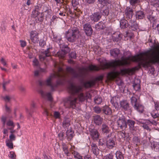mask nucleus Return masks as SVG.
Listing matches in <instances>:
<instances>
[{"instance_id":"nucleus-1","label":"nucleus","mask_w":159,"mask_h":159,"mask_svg":"<svg viewBox=\"0 0 159 159\" xmlns=\"http://www.w3.org/2000/svg\"><path fill=\"white\" fill-rule=\"evenodd\" d=\"M136 69V67L132 69H124L121 70L120 71H112L109 73L107 75L109 80H112L119 75H124L128 74L130 75L133 74Z\"/></svg>"},{"instance_id":"nucleus-2","label":"nucleus","mask_w":159,"mask_h":159,"mask_svg":"<svg viewBox=\"0 0 159 159\" xmlns=\"http://www.w3.org/2000/svg\"><path fill=\"white\" fill-rule=\"evenodd\" d=\"M80 36V32L77 28L69 29L66 32V37L67 40L70 42L75 41Z\"/></svg>"},{"instance_id":"nucleus-3","label":"nucleus","mask_w":159,"mask_h":159,"mask_svg":"<svg viewBox=\"0 0 159 159\" xmlns=\"http://www.w3.org/2000/svg\"><path fill=\"white\" fill-rule=\"evenodd\" d=\"M65 75L63 69L61 68L60 67L58 69V72L51 75L50 77L47 79L46 82V84L50 86L52 88L53 85L51 81L53 79L55 78H58L60 80H62L64 79Z\"/></svg>"},{"instance_id":"nucleus-4","label":"nucleus","mask_w":159,"mask_h":159,"mask_svg":"<svg viewBox=\"0 0 159 159\" xmlns=\"http://www.w3.org/2000/svg\"><path fill=\"white\" fill-rule=\"evenodd\" d=\"M117 124L118 127L121 129H125L127 127L126 122L124 116L121 114L117 115Z\"/></svg>"},{"instance_id":"nucleus-5","label":"nucleus","mask_w":159,"mask_h":159,"mask_svg":"<svg viewBox=\"0 0 159 159\" xmlns=\"http://www.w3.org/2000/svg\"><path fill=\"white\" fill-rule=\"evenodd\" d=\"M69 89L73 94H78L82 90V88L81 86L75 85L73 84H70Z\"/></svg>"},{"instance_id":"nucleus-6","label":"nucleus","mask_w":159,"mask_h":159,"mask_svg":"<svg viewBox=\"0 0 159 159\" xmlns=\"http://www.w3.org/2000/svg\"><path fill=\"white\" fill-rule=\"evenodd\" d=\"M38 33L35 31H32L30 33V39L34 43H37L39 41Z\"/></svg>"},{"instance_id":"nucleus-7","label":"nucleus","mask_w":159,"mask_h":159,"mask_svg":"<svg viewBox=\"0 0 159 159\" xmlns=\"http://www.w3.org/2000/svg\"><path fill=\"white\" fill-rule=\"evenodd\" d=\"M133 23H132V21L129 22V24L128 23V21L125 19H122L120 21V27L122 28H126L128 25L132 27L134 25L135 22L133 21Z\"/></svg>"},{"instance_id":"nucleus-8","label":"nucleus","mask_w":159,"mask_h":159,"mask_svg":"<svg viewBox=\"0 0 159 159\" xmlns=\"http://www.w3.org/2000/svg\"><path fill=\"white\" fill-rule=\"evenodd\" d=\"M84 31L86 34L88 36L91 35L93 33V30L91 25L88 23L84 25Z\"/></svg>"},{"instance_id":"nucleus-9","label":"nucleus","mask_w":159,"mask_h":159,"mask_svg":"<svg viewBox=\"0 0 159 159\" xmlns=\"http://www.w3.org/2000/svg\"><path fill=\"white\" fill-rule=\"evenodd\" d=\"M119 99L118 97H114L112 98L111 102L116 110H118L120 107V106L118 103Z\"/></svg>"},{"instance_id":"nucleus-10","label":"nucleus","mask_w":159,"mask_h":159,"mask_svg":"<svg viewBox=\"0 0 159 159\" xmlns=\"http://www.w3.org/2000/svg\"><path fill=\"white\" fill-rule=\"evenodd\" d=\"M106 143L107 147L110 149L114 147L116 145L114 140L112 139L109 138L107 139Z\"/></svg>"},{"instance_id":"nucleus-11","label":"nucleus","mask_w":159,"mask_h":159,"mask_svg":"<svg viewBox=\"0 0 159 159\" xmlns=\"http://www.w3.org/2000/svg\"><path fill=\"white\" fill-rule=\"evenodd\" d=\"M32 16L34 18L37 17L38 20L40 21L42 20V18L43 16L42 14H40L38 11L36 10H34L32 11Z\"/></svg>"},{"instance_id":"nucleus-12","label":"nucleus","mask_w":159,"mask_h":159,"mask_svg":"<svg viewBox=\"0 0 159 159\" xmlns=\"http://www.w3.org/2000/svg\"><path fill=\"white\" fill-rule=\"evenodd\" d=\"M66 133L68 140H71L74 135V132L72 130L71 128L68 129Z\"/></svg>"},{"instance_id":"nucleus-13","label":"nucleus","mask_w":159,"mask_h":159,"mask_svg":"<svg viewBox=\"0 0 159 159\" xmlns=\"http://www.w3.org/2000/svg\"><path fill=\"white\" fill-rule=\"evenodd\" d=\"M101 17L100 14L98 12L94 13L90 16L91 19L94 22L98 21Z\"/></svg>"},{"instance_id":"nucleus-14","label":"nucleus","mask_w":159,"mask_h":159,"mask_svg":"<svg viewBox=\"0 0 159 159\" xmlns=\"http://www.w3.org/2000/svg\"><path fill=\"white\" fill-rule=\"evenodd\" d=\"M69 100L72 107L73 108H75V105L77 103V98L71 96L69 98Z\"/></svg>"},{"instance_id":"nucleus-15","label":"nucleus","mask_w":159,"mask_h":159,"mask_svg":"<svg viewBox=\"0 0 159 159\" xmlns=\"http://www.w3.org/2000/svg\"><path fill=\"white\" fill-rule=\"evenodd\" d=\"M90 134L94 139H98L99 135L98 131L95 129H93L91 131Z\"/></svg>"},{"instance_id":"nucleus-16","label":"nucleus","mask_w":159,"mask_h":159,"mask_svg":"<svg viewBox=\"0 0 159 159\" xmlns=\"http://www.w3.org/2000/svg\"><path fill=\"white\" fill-rule=\"evenodd\" d=\"M102 119L98 115H96L94 117V122L97 125L101 124Z\"/></svg>"},{"instance_id":"nucleus-17","label":"nucleus","mask_w":159,"mask_h":159,"mask_svg":"<svg viewBox=\"0 0 159 159\" xmlns=\"http://www.w3.org/2000/svg\"><path fill=\"white\" fill-rule=\"evenodd\" d=\"M138 99V97L135 95H134L131 98V104L134 106V107L135 106H136V105L139 103L137 101Z\"/></svg>"},{"instance_id":"nucleus-18","label":"nucleus","mask_w":159,"mask_h":159,"mask_svg":"<svg viewBox=\"0 0 159 159\" xmlns=\"http://www.w3.org/2000/svg\"><path fill=\"white\" fill-rule=\"evenodd\" d=\"M120 106L125 110H127L129 107L128 103L126 101H123L121 102Z\"/></svg>"},{"instance_id":"nucleus-19","label":"nucleus","mask_w":159,"mask_h":159,"mask_svg":"<svg viewBox=\"0 0 159 159\" xmlns=\"http://www.w3.org/2000/svg\"><path fill=\"white\" fill-rule=\"evenodd\" d=\"M110 52L111 56L114 57H116L119 53L120 50L117 48L114 49L113 50H111L110 51Z\"/></svg>"},{"instance_id":"nucleus-20","label":"nucleus","mask_w":159,"mask_h":159,"mask_svg":"<svg viewBox=\"0 0 159 159\" xmlns=\"http://www.w3.org/2000/svg\"><path fill=\"white\" fill-rule=\"evenodd\" d=\"M40 93L43 97L44 98H47L50 101H51L52 99V98L51 94L50 93H45L41 91L40 92Z\"/></svg>"},{"instance_id":"nucleus-21","label":"nucleus","mask_w":159,"mask_h":159,"mask_svg":"<svg viewBox=\"0 0 159 159\" xmlns=\"http://www.w3.org/2000/svg\"><path fill=\"white\" fill-rule=\"evenodd\" d=\"M125 13L129 18L130 17H131L132 15L133 11L132 9L129 7H127L125 11Z\"/></svg>"},{"instance_id":"nucleus-22","label":"nucleus","mask_w":159,"mask_h":159,"mask_svg":"<svg viewBox=\"0 0 159 159\" xmlns=\"http://www.w3.org/2000/svg\"><path fill=\"white\" fill-rule=\"evenodd\" d=\"M92 150L93 153L95 155H97L98 154V149L97 145L94 143L91 145Z\"/></svg>"},{"instance_id":"nucleus-23","label":"nucleus","mask_w":159,"mask_h":159,"mask_svg":"<svg viewBox=\"0 0 159 159\" xmlns=\"http://www.w3.org/2000/svg\"><path fill=\"white\" fill-rule=\"evenodd\" d=\"M68 50L67 52L68 51V50L67 48H66V49L65 50H62L61 51L59 52H57V54L58 56L61 58H63L64 57L65 54L67 52V51L65 52V51L66 50Z\"/></svg>"},{"instance_id":"nucleus-24","label":"nucleus","mask_w":159,"mask_h":159,"mask_svg":"<svg viewBox=\"0 0 159 159\" xmlns=\"http://www.w3.org/2000/svg\"><path fill=\"white\" fill-rule=\"evenodd\" d=\"M70 125V121L68 119H65L63 122V126L64 128H70L69 127Z\"/></svg>"},{"instance_id":"nucleus-25","label":"nucleus","mask_w":159,"mask_h":159,"mask_svg":"<svg viewBox=\"0 0 159 159\" xmlns=\"http://www.w3.org/2000/svg\"><path fill=\"white\" fill-rule=\"evenodd\" d=\"M116 159H124V157L122 152L120 151H117L116 153Z\"/></svg>"},{"instance_id":"nucleus-26","label":"nucleus","mask_w":159,"mask_h":159,"mask_svg":"<svg viewBox=\"0 0 159 159\" xmlns=\"http://www.w3.org/2000/svg\"><path fill=\"white\" fill-rule=\"evenodd\" d=\"M134 108L138 111L141 113L143 112L144 109L143 107L139 103L138 104V105H136V106H135Z\"/></svg>"},{"instance_id":"nucleus-27","label":"nucleus","mask_w":159,"mask_h":159,"mask_svg":"<svg viewBox=\"0 0 159 159\" xmlns=\"http://www.w3.org/2000/svg\"><path fill=\"white\" fill-rule=\"evenodd\" d=\"M151 124L150 122L148 120H146L144 123H143L142 127L143 128L148 130H150V129L149 128L148 125Z\"/></svg>"},{"instance_id":"nucleus-28","label":"nucleus","mask_w":159,"mask_h":159,"mask_svg":"<svg viewBox=\"0 0 159 159\" xmlns=\"http://www.w3.org/2000/svg\"><path fill=\"white\" fill-rule=\"evenodd\" d=\"M144 14L142 11H138L136 13V17L138 19H142L144 17Z\"/></svg>"},{"instance_id":"nucleus-29","label":"nucleus","mask_w":159,"mask_h":159,"mask_svg":"<svg viewBox=\"0 0 159 159\" xmlns=\"http://www.w3.org/2000/svg\"><path fill=\"white\" fill-rule=\"evenodd\" d=\"M103 111L106 114L110 115L111 113V111L110 108L107 106H105L103 108Z\"/></svg>"},{"instance_id":"nucleus-30","label":"nucleus","mask_w":159,"mask_h":159,"mask_svg":"<svg viewBox=\"0 0 159 159\" xmlns=\"http://www.w3.org/2000/svg\"><path fill=\"white\" fill-rule=\"evenodd\" d=\"M139 0H129V2L130 4L132 6H135L139 4Z\"/></svg>"},{"instance_id":"nucleus-31","label":"nucleus","mask_w":159,"mask_h":159,"mask_svg":"<svg viewBox=\"0 0 159 159\" xmlns=\"http://www.w3.org/2000/svg\"><path fill=\"white\" fill-rule=\"evenodd\" d=\"M128 124L129 126L130 130H133L134 129V126L135 124L134 121L131 120H128Z\"/></svg>"},{"instance_id":"nucleus-32","label":"nucleus","mask_w":159,"mask_h":159,"mask_svg":"<svg viewBox=\"0 0 159 159\" xmlns=\"http://www.w3.org/2000/svg\"><path fill=\"white\" fill-rule=\"evenodd\" d=\"M102 130L103 132L104 133H108L109 132V129L108 126L106 125L103 124L102 127Z\"/></svg>"},{"instance_id":"nucleus-33","label":"nucleus","mask_w":159,"mask_h":159,"mask_svg":"<svg viewBox=\"0 0 159 159\" xmlns=\"http://www.w3.org/2000/svg\"><path fill=\"white\" fill-rule=\"evenodd\" d=\"M6 145L9 148L12 149L13 148V144L12 141L9 139L6 140Z\"/></svg>"},{"instance_id":"nucleus-34","label":"nucleus","mask_w":159,"mask_h":159,"mask_svg":"<svg viewBox=\"0 0 159 159\" xmlns=\"http://www.w3.org/2000/svg\"><path fill=\"white\" fill-rule=\"evenodd\" d=\"M72 153L75 159H83L82 157L78 152L74 151Z\"/></svg>"},{"instance_id":"nucleus-35","label":"nucleus","mask_w":159,"mask_h":159,"mask_svg":"<svg viewBox=\"0 0 159 159\" xmlns=\"http://www.w3.org/2000/svg\"><path fill=\"white\" fill-rule=\"evenodd\" d=\"M67 71L69 72L71 74H72L73 76L76 77L77 76L75 75V71L71 68L70 67H68L66 69Z\"/></svg>"},{"instance_id":"nucleus-36","label":"nucleus","mask_w":159,"mask_h":159,"mask_svg":"<svg viewBox=\"0 0 159 159\" xmlns=\"http://www.w3.org/2000/svg\"><path fill=\"white\" fill-rule=\"evenodd\" d=\"M94 101L96 104H99L102 102V98L100 97H96L94 99Z\"/></svg>"},{"instance_id":"nucleus-37","label":"nucleus","mask_w":159,"mask_h":159,"mask_svg":"<svg viewBox=\"0 0 159 159\" xmlns=\"http://www.w3.org/2000/svg\"><path fill=\"white\" fill-rule=\"evenodd\" d=\"M8 156L11 159H16V155L14 152H10Z\"/></svg>"},{"instance_id":"nucleus-38","label":"nucleus","mask_w":159,"mask_h":159,"mask_svg":"<svg viewBox=\"0 0 159 159\" xmlns=\"http://www.w3.org/2000/svg\"><path fill=\"white\" fill-rule=\"evenodd\" d=\"M151 4L154 7H157L159 5V1L158 0H153L152 1Z\"/></svg>"},{"instance_id":"nucleus-39","label":"nucleus","mask_w":159,"mask_h":159,"mask_svg":"<svg viewBox=\"0 0 159 159\" xmlns=\"http://www.w3.org/2000/svg\"><path fill=\"white\" fill-rule=\"evenodd\" d=\"M113 155L112 154H109L103 157V159H113Z\"/></svg>"},{"instance_id":"nucleus-40","label":"nucleus","mask_w":159,"mask_h":159,"mask_svg":"<svg viewBox=\"0 0 159 159\" xmlns=\"http://www.w3.org/2000/svg\"><path fill=\"white\" fill-rule=\"evenodd\" d=\"M7 126L11 127V128H14L15 126L13 122L11 120L8 121L7 123Z\"/></svg>"},{"instance_id":"nucleus-41","label":"nucleus","mask_w":159,"mask_h":159,"mask_svg":"<svg viewBox=\"0 0 159 159\" xmlns=\"http://www.w3.org/2000/svg\"><path fill=\"white\" fill-rule=\"evenodd\" d=\"M93 82L92 81H88L85 84L84 86L86 87H88L93 86Z\"/></svg>"},{"instance_id":"nucleus-42","label":"nucleus","mask_w":159,"mask_h":159,"mask_svg":"<svg viewBox=\"0 0 159 159\" xmlns=\"http://www.w3.org/2000/svg\"><path fill=\"white\" fill-rule=\"evenodd\" d=\"M78 97L80 101H83L85 99V96L82 93H80L78 96Z\"/></svg>"},{"instance_id":"nucleus-43","label":"nucleus","mask_w":159,"mask_h":159,"mask_svg":"<svg viewBox=\"0 0 159 159\" xmlns=\"http://www.w3.org/2000/svg\"><path fill=\"white\" fill-rule=\"evenodd\" d=\"M133 87L136 91L139 90L140 88V84L139 83L135 84L133 85Z\"/></svg>"},{"instance_id":"nucleus-44","label":"nucleus","mask_w":159,"mask_h":159,"mask_svg":"<svg viewBox=\"0 0 159 159\" xmlns=\"http://www.w3.org/2000/svg\"><path fill=\"white\" fill-rule=\"evenodd\" d=\"M1 63L4 66H7V62L5 60L4 58L3 57H2L1 59Z\"/></svg>"},{"instance_id":"nucleus-45","label":"nucleus","mask_w":159,"mask_h":159,"mask_svg":"<svg viewBox=\"0 0 159 159\" xmlns=\"http://www.w3.org/2000/svg\"><path fill=\"white\" fill-rule=\"evenodd\" d=\"M45 41L42 39H40L39 42V45L41 47H43L45 45Z\"/></svg>"},{"instance_id":"nucleus-46","label":"nucleus","mask_w":159,"mask_h":159,"mask_svg":"<svg viewBox=\"0 0 159 159\" xmlns=\"http://www.w3.org/2000/svg\"><path fill=\"white\" fill-rule=\"evenodd\" d=\"M95 111L97 113H99L101 111V108L98 107H96L94 108Z\"/></svg>"},{"instance_id":"nucleus-47","label":"nucleus","mask_w":159,"mask_h":159,"mask_svg":"<svg viewBox=\"0 0 159 159\" xmlns=\"http://www.w3.org/2000/svg\"><path fill=\"white\" fill-rule=\"evenodd\" d=\"M50 49V48H48L47 49V50L44 52V54H45L46 56L48 57L50 56V53L49 51V50Z\"/></svg>"},{"instance_id":"nucleus-48","label":"nucleus","mask_w":159,"mask_h":159,"mask_svg":"<svg viewBox=\"0 0 159 159\" xmlns=\"http://www.w3.org/2000/svg\"><path fill=\"white\" fill-rule=\"evenodd\" d=\"M10 140L12 141L15 140L16 139L15 136L13 134H11L9 136Z\"/></svg>"},{"instance_id":"nucleus-49","label":"nucleus","mask_w":159,"mask_h":159,"mask_svg":"<svg viewBox=\"0 0 159 159\" xmlns=\"http://www.w3.org/2000/svg\"><path fill=\"white\" fill-rule=\"evenodd\" d=\"M72 5L74 7H76L79 4L78 2L76 0H72Z\"/></svg>"},{"instance_id":"nucleus-50","label":"nucleus","mask_w":159,"mask_h":159,"mask_svg":"<svg viewBox=\"0 0 159 159\" xmlns=\"http://www.w3.org/2000/svg\"><path fill=\"white\" fill-rule=\"evenodd\" d=\"M99 3L102 5H104L107 2V0H98Z\"/></svg>"},{"instance_id":"nucleus-51","label":"nucleus","mask_w":159,"mask_h":159,"mask_svg":"<svg viewBox=\"0 0 159 159\" xmlns=\"http://www.w3.org/2000/svg\"><path fill=\"white\" fill-rule=\"evenodd\" d=\"M11 98L9 96H6L4 98V99L6 102H8L10 101Z\"/></svg>"},{"instance_id":"nucleus-52","label":"nucleus","mask_w":159,"mask_h":159,"mask_svg":"<svg viewBox=\"0 0 159 159\" xmlns=\"http://www.w3.org/2000/svg\"><path fill=\"white\" fill-rule=\"evenodd\" d=\"M39 62L37 59L34 58L33 61V65L34 66H37L38 65Z\"/></svg>"},{"instance_id":"nucleus-53","label":"nucleus","mask_w":159,"mask_h":159,"mask_svg":"<svg viewBox=\"0 0 159 159\" xmlns=\"http://www.w3.org/2000/svg\"><path fill=\"white\" fill-rule=\"evenodd\" d=\"M60 116V113L57 111H55L54 113V117L56 118H59Z\"/></svg>"},{"instance_id":"nucleus-54","label":"nucleus","mask_w":159,"mask_h":159,"mask_svg":"<svg viewBox=\"0 0 159 159\" xmlns=\"http://www.w3.org/2000/svg\"><path fill=\"white\" fill-rule=\"evenodd\" d=\"M70 56L71 58H75L76 57L75 53L74 52H71L70 54Z\"/></svg>"},{"instance_id":"nucleus-55","label":"nucleus","mask_w":159,"mask_h":159,"mask_svg":"<svg viewBox=\"0 0 159 159\" xmlns=\"http://www.w3.org/2000/svg\"><path fill=\"white\" fill-rule=\"evenodd\" d=\"M20 45L22 47H24L26 46V43L25 41L22 40H20Z\"/></svg>"},{"instance_id":"nucleus-56","label":"nucleus","mask_w":159,"mask_h":159,"mask_svg":"<svg viewBox=\"0 0 159 159\" xmlns=\"http://www.w3.org/2000/svg\"><path fill=\"white\" fill-rule=\"evenodd\" d=\"M63 149L65 153L68 156L69 153L68 148L66 147H63Z\"/></svg>"},{"instance_id":"nucleus-57","label":"nucleus","mask_w":159,"mask_h":159,"mask_svg":"<svg viewBox=\"0 0 159 159\" xmlns=\"http://www.w3.org/2000/svg\"><path fill=\"white\" fill-rule=\"evenodd\" d=\"M88 3L91 4L95 2V0H85Z\"/></svg>"},{"instance_id":"nucleus-58","label":"nucleus","mask_w":159,"mask_h":159,"mask_svg":"<svg viewBox=\"0 0 159 159\" xmlns=\"http://www.w3.org/2000/svg\"><path fill=\"white\" fill-rule=\"evenodd\" d=\"M155 108L156 110H159V103H156L155 104Z\"/></svg>"},{"instance_id":"nucleus-59","label":"nucleus","mask_w":159,"mask_h":159,"mask_svg":"<svg viewBox=\"0 0 159 159\" xmlns=\"http://www.w3.org/2000/svg\"><path fill=\"white\" fill-rule=\"evenodd\" d=\"M119 134L120 135L121 137L123 138L125 137V134L124 132L123 131L122 132H120V133Z\"/></svg>"},{"instance_id":"nucleus-60","label":"nucleus","mask_w":159,"mask_h":159,"mask_svg":"<svg viewBox=\"0 0 159 159\" xmlns=\"http://www.w3.org/2000/svg\"><path fill=\"white\" fill-rule=\"evenodd\" d=\"M43 114L44 115L47 116L48 115V111L46 109H44V111L43 112Z\"/></svg>"},{"instance_id":"nucleus-61","label":"nucleus","mask_w":159,"mask_h":159,"mask_svg":"<svg viewBox=\"0 0 159 159\" xmlns=\"http://www.w3.org/2000/svg\"><path fill=\"white\" fill-rule=\"evenodd\" d=\"M99 143L100 145H103L104 144L103 140L102 139H100L99 140Z\"/></svg>"},{"instance_id":"nucleus-62","label":"nucleus","mask_w":159,"mask_h":159,"mask_svg":"<svg viewBox=\"0 0 159 159\" xmlns=\"http://www.w3.org/2000/svg\"><path fill=\"white\" fill-rule=\"evenodd\" d=\"M152 116L153 118H155L157 117H159V114H155L154 115H153V114H152Z\"/></svg>"},{"instance_id":"nucleus-63","label":"nucleus","mask_w":159,"mask_h":159,"mask_svg":"<svg viewBox=\"0 0 159 159\" xmlns=\"http://www.w3.org/2000/svg\"><path fill=\"white\" fill-rule=\"evenodd\" d=\"M103 12L105 14V15L107 16L109 13V11L108 10H105L103 11Z\"/></svg>"},{"instance_id":"nucleus-64","label":"nucleus","mask_w":159,"mask_h":159,"mask_svg":"<svg viewBox=\"0 0 159 159\" xmlns=\"http://www.w3.org/2000/svg\"><path fill=\"white\" fill-rule=\"evenodd\" d=\"M84 159H91V158L90 155H87L84 157Z\"/></svg>"}]
</instances>
